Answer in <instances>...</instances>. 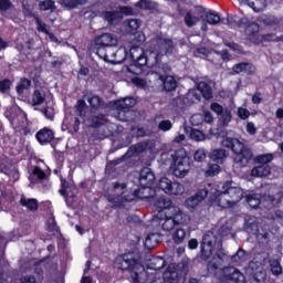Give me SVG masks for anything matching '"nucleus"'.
<instances>
[{
    "mask_svg": "<svg viewBox=\"0 0 283 283\" xmlns=\"http://www.w3.org/2000/svg\"><path fill=\"white\" fill-rule=\"evenodd\" d=\"M156 207L159 211L150 221V227L155 230V233L148 234L144 242V247L149 251L158 245L161 231L169 233L180 224H189L191 220L189 214L185 213L180 207L174 205V201L167 197H160L156 201Z\"/></svg>",
    "mask_w": 283,
    "mask_h": 283,
    "instance_id": "1",
    "label": "nucleus"
},
{
    "mask_svg": "<svg viewBox=\"0 0 283 283\" xmlns=\"http://www.w3.org/2000/svg\"><path fill=\"white\" fill-rule=\"evenodd\" d=\"M156 180V176L149 168H144L140 171L139 176V185L140 188H133L132 184L125 182H114L113 189L106 198L108 202H112L115 207H120L123 202H132V200H136V198H150L151 187H154V182Z\"/></svg>",
    "mask_w": 283,
    "mask_h": 283,
    "instance_id": "2",
    "label": "nucleus"
},
{
    "mask_svg": "<svg viewBox=\"0 0 283 283\" xmlns=\"http://www.w3.org/2000/svg\"><path fill=\"white\" fill-rule=\"evenodd\" d=\"M174 52V42L167 39L165 35H157L150 42L149 50L145 51L140 46H132L130 48V59L134 61L135 65H130L128 67L129 72H134V67L139 65L143 67L147 65L148 67H154L158 65V56H163V54H171Z\"/></svg>",
    "mask_w": 283,
    "mask_h": 283,
    "instance_id": "3",
    "label": "nucleus"
},
{
    "mask_svg": "<svg viewBox=\"0 0 283 283\" xmlns=\"http://www.w3.org/2000/svg\"><path fill=\"white\" fill-rule=\"evenodd\" d=\"M244 198V190L233 181H226L220 186L214 185L210 189L209 200L214 207L221 209H233Z\"/></svg>",
    "mask_w": 283,
    "mask_h": 283,
    "instance_id": "4",
    "label": "nucleus"
},
{
    "mask_svg": "<svg viewBox=\"0 0 283 283\" xmlns=\"http://www.w3.org/2000/svg\"><path fill=\"white\" fill-rule=\"evenodd\" d=\"M115 269L128 271L134 283H143V277L147 275V273H145V265H143L140 259L134 253L117 256L115 259Z\"/></svg>",
    "mask_w": 283,
    "mask_h": 283,
    "instance_id": "5",
    "label": "nucleus"
},
{
    "mask_svg": "<svg viewBox=\"0 0 283 283\" xmlns=\"http://www.w3.org/2000/svg\"><path fill=\"white\" fill-rule=\"evenodd\" d=\"M170 171L175 178H187L191 172V157L187 154L185 148L178 149L172 155V163L170 165Z\"/></svg>",
    "mask_w": 283,
    "mask_h": 283,
    "instance_id": "6",
    "label": "nucleus"
},
{
    "mask_svg": "<svg viewBox=\"0 0 283 283\" xmlns=\"http://www.w3.org/2000/svg\"><path fill=\"white\" fill-rule=\"evenodd\" d=\"M221 145L228 149H232V151L237 155L234 157V161L238 164L244 166L253 158V153H251V149L244 146V144L238 138L226 137L221 142Z\"/></svg>",
    "mask_w": 283,
    "mask_h": 283,
    "instance_id": "7",
    "label": "nucleus"
},
{
    "mask_svg": "<svg viewBox=\"0 0 283 283\" xmlns=\"http://www.w3.org/2000/svg\"><path fill=\"white\" fill-rule=\"evenodd\" d=\"M134 85L137 87H143V90H149V87H154L155 90H160L163 87V75L151 71L147 73V75L142 77L133 78Z\"/></svg>",
    "mask_w": 283,
    "mask_h": 283,
    "instance_id": "8",
    "label": "nucleus"
},
{
    "mask_svg": "<svg viewBox=\"0 0 283 283\" xmlns=\"http://www.w3.org/2000/svg\"><path fill=\"white\" fill-rule=\"evenodd\" d=\"M159 189L167 196H184L186 188L180 181H171L167 177H163L158 184Z\"/></svg>",
    "mask_w": 283,
    "mask_h": 283,
    "instance_id": "9",
    "label": "nucleus"
},
{
    "mask_svg": "<svg viewBox=\"0 0 283 283\" xmlns=\"http://www.w3.org/2000/svg\"><path fill=\"white\" fill-rule=\"evenodd\" d=\"M9 120L17 132H23V129H27L28 127V117L19 106H13L11 108Z\"/></svg>",
    "mask_w": 283,
    "mask_h": 283,
    "instance_id": "10",
    "label": "nucleus"
},
{
    "mask_svg": "<svg viewBox=\"0 0 283 283\" xmlns=\"http://www.w3.org/2000/svg\"><path fill=\"white\" fill-rule=\"evenodd\" d=\"M221 273V283H244V274L234 266L224 268Z\"/></svg>",
    "mask_w": 283,
    "mask_h": 283,
    "instance_id": "11",
    "label": "nucleus"
},
{
    "mask_svg": "<svg viewBox=\"0 0 283 283\" xmlns=\"http://www.w3.org/2000/svg\"><path fill=\"white\" fill-rule=\"evenodd\" d=\"M97 54L101 59H104L106 61V63L118 64V63H123V61H125V59H127V49L125 46H120L115 52L108 51L105 54H103L102 50H98Z\"/></svg>",
    "mask_w": 283,
    "mask_h": 283,
    "instance_id": "12",
    "label": "nucleus"
},
{
    "mask_svg": "<svg viewBox=\"0 0 283 283\" xmlns=\"http://www.w3.org/2000/svg\"><path fill=\"white\" fill-rule=\"evenodd\" d=\"M210 109L212 112H214V114H217L219 117V125H221V127H227V125H229V123H231L233 115L231 114V108L229 107H223L222 105L218 104V103H212L210 105Z\"/></svg>",
    "mask_w": 283,
    "mask_h": 283,
    "instance_id": "13",
    "label": "nucleus"
},
{
    "mask_svg": "<svg viewBox=\"0 0 283 283\" xmlns=\"http://www.w3.org/2000/svg\"><path fill=\"white\" fill-rule=\"evenodd\" d=\"M200 19H205V9L202 7H197L196 9L188 11L184 17L187 28L198 25Z\"/></svg>",
    "mask_w": 283,
    "mask_h": 283,
    "instance_id": "14",
    "label": "nucleus"
},
{
    "mask_svg": "<svg viewBox=\"0 0 283 283\" xmlns=\"http://www.w3.org/2000/svg\"><path fill=\"white\" fill-rule=\"evenodd\" d=\"M129 17L133 14V10L129 7H119L115 11H106L104 13V19L108 21V23H118L123 19V15Z\"/></svg>",
    "mask_w": 283,
    "mask_h": 283,
    "instance_id": "15",
    "label": "nucleus"
},
{
    "mask_svg": "<svg viewBox=\"0 0 283 283\" xmlns=\"http://www.w3.org/2000/svg\"><path fill=\"white\" fill-rule=\"evenodd\" d=\"M213 244H216V235H213V232L206 233L201 243V254L206 260L211 258V253H213Z\"/></svg>",
    "mask_w": 283,
    "mask_h": 283,
    "instance_id": "16",
    "label": "nucleus"
},
{
    "mask_svg": "<svg viewBox=\"0 0 283 283\" xmlns=\"http://www.w3.org/2000/svg\"><path fill=\"white\" fill-rule=\"evenodd\" d=\"M0 172L6 174L10 178H19V172L17 171V166L12 163V159L3 156L0 161Z\"/></svg>",
    "mask_w": 283,
    "mask_h": 283,
    "instance_id": "17",
    "label": "nucleus"
},
{
    "mask_svg": "<svg viewBox=\"0 0 283 283\" xmlns=\"http://www.w3.org/2000/svg\"><path fill=\"white\" fill-rule=\"evenodd\" d=\"M207 196H209V190L207 189L199 190L195 196H191L188 199H186L185 201L186 209L193 211V209H196V207H198L200 202H202V200L207 198Z\"/></svg>",
    "mask_w": 283,
    "mask_h": 283,
    "instance_id": "18",
    "label": "nucleus"
},
{
    "mask_svg": "<svg viewBox=\"0 0 283 283\" xmlns=\"http://www.w3.org/2000/svg\"><path fill=\"white\" fill-rule=\"evenodd\" d=\"M96 44L103 48H116L118 45V36L112 33H103L96 39Z\"/></svg>",
    "mask_w": 283,
    "mask_h": 283,
    "instance_id": "19",
    "label": "nucleus"
},
{
    "mask_svg": "<svg viewBox=\"0 0 283 283\" xmlns=\"http://www.w3.org/2000/svg\"><path fill=\"white\" fill-rule=\"evenodd\" d=\"M241 6H248L253 12H264V9L269 6L268 0H239Z\"/></svg>",
    "mask_w": 283,
    "mask_h": 283,
    "instance_id": "20",
    "label": "nucleus"
},
{
    "mask_svg": "<svg viewBox=\"0 0 283 283\" xmlns=\"http://www.w3.org/2000/svg\"><path fill=\"white\" fill-rule=\"evenodd\" d=\"M61 196L66 200L67 205H72V199L76 196V187L74 185L67 184V181L62 180V188L60 189Z\"/></svg>",
    "mask_w": 283,
    "mask_h": 283,
    "instance_id": "21",
    "label": "nucleus"
},
{
    "mask_svg": "<svg viewBox=\"0 0 283 283\" xmlns=\"http://www.w3.org/2000/svg\"><path fill=\"white\" fill-rule=\"evenodd\" d=\"M136 105V99L133 97H126L124 99H118L114 102V107L117 112H127V109H132Z\"/></svg>",
    "mask_w": 283,
    "mask_h": 283,
    "instance_id": "22",
    "label": "nucleus"
},
{
    "mask_svg": "<svg viewBox=\"0 0 283 283\" xmlns=\"http://www.w3.org/2000/svg\"><path fill=\"white\" fill-rule=\"evenodd\" d=\"M36 139L40 145L52 143V140H54V132L50 128H42L36 133Z\"/></svg>",
    "mask_w": 283,
    "mask_h": 283,
    "instance_id": "23",
    "label": "nucleus"
},
{
    "mask_svg": "<svg viewBox=\"0 0 283 283\" xmlns=\"http://www.w3.org/2000/svg\"><path fill=\"white\" fill-rule=\"evenodd\" d=\"M258 32H260V25H258L255 22H252L245 27V34L250 36V40L253 43H260V36L258 35Z\"/></svg>",
    "mask_w": 283,
    "mask_h": 283,
    "instance_id": "24",
    "label": "nucleus"
},
{
    "mask_svg": "<svg viewBox=\"0 0 283 283\" xmlns=\"http://www.w3.org/2000/svg\"><path fill=\"white\" fill-rule=\"evenodd\" d=\"M271 174V166L269 165H261L254 167L251 171V176L254 178H264Z\"/></svg>",
    "mask_w": 283,
    "mask_h": 283,
    "instance_id": "25",
    "label": "nucleus"
},
{
    "mask_svg": "<svg viewBox=\"0 0 283 283\" xmlns=\"http://www.w3.org/2000/svg\"><path fill=\"white\" fill-rule=\"evenodd\" d=\"M189 138L196 143H202L206 138H213V129H210L209 136L205 135L202 130L190 129Z\"/></svg>",
    "mask_w": 283,
    "mask_h": 283,
    "instance_id": "26",
    "label": "nucleus"
},
{
    "mask_svg": "<svg viewBox=\"0 0 283 283\" xmlns=\"http://www.w3.org/2000/svg\"><path fill=\"white\" fill-rule=\"evenodd\" d=\"M20 205L30 211H36L39 209V201L36 199L25 198V196H21Z\"/></svg>",
    "mask_w": 283,
    "mask_h": 283,
    "instance_id": "27",
    "label": "nucleus"
},
{
    "mask_svg": "<svg viewBox=\"0 0 283 283\" xmlns=\"http://www.w3.org/2000/svg\"><path fill=\"white\" fill-rule=\"evenodd\" d=\"M227 156V150L222 148H217L212 150V153L210 154V159L213 160L214 163H224Z\"/></svg>",
    "mask_w": 283,
    "mask_h": 283,
    "instance_id": "28",
    "label": "nucleus"
},
{
    "mask_svg": "<svg viewBox=\"0 0 283 283\" xmlns=\"http://www.w3.org/2000/svg\"><path fill=\"white\" fill-rule=\"evenodd\" d=\"M233 72H235V74H240L241 72L253 74V72H255V66L250 63H239L233 66Z\"/></svg>",
    "mask_w": 283,
    "mask_h": 283,
    "instance_id": "29",
    "label": "nucleus"
},
{
    "mask_svg": "<svg viewBox=\"0 0 283 283\" xmlns=\"http://www.w3.org/2000/svg\"><path fill=\"white\" fill-rule=\"evenodd\" d=\"M57 2L60 6H63V8H69V10H72L77 8V6H85L87 0H57Z\"/></svg>",
    "mask_w": 283,
    "mask_h": 283,
    "instance_id": "30",
    "label": "nucleus"
},
{
    "mask_svg": "<svg viewBox=\"0 0 283 283\" xmlns=\"http://www.w3.org/2000/svg\"><path fill=\"white\" fill-rule=\"evenodd\" d=\"M197 90L202 93L203 98H206L207 101H209V98H212L213 93L211 91V86L209 84H207L206 82H200L197 85Z\"/></svg>",
    "mask_w": 283,
    "mask_h": 283,
    "instance_id": "31",
    "label": "nucleus"
},
{
    "mask_svg": "<svg viewBox=\"0 0 283 283\" xmlns=\"http://www.w3.org/2000/svg\"><path fill=\"white\" fill-rule=\"evenodd\" d=\"M161 87H164V90H166V92H174V90H176V87H177V83H176V80L174 78V76L168 75L166 77H163Z\"/></svg>",
    "mask_w": 283,
    "mask_h": 283,
    "instance_id": "32",
    "label": "nucleus"
},
{
    "mask_svg": "<svg viewBox=\"0 0 283 283\" xmlns=\"http://www.w3.org/2000/svg\"><path fill=\"white\" fill-rule=\"evenodd\" d=\"M266 282V272L259 270L252 279H244L243 283H264Z\"/></svg>",
    "mask_w": 283,
    "mask_h": 283,
    "instance_id": "33",
    "label": "nucleus"
},
{
    "mask_svg": "<svg viewBox=\"0 0 283 283\" xmlns=\"http://www.w3.org/2000/svg\"><path fill=\"white\" fill-rule=\"evenodd\" d=\"M33 106L43 105L45 103V93L41 90H35L31 97Z\"/></svg>",
    "mask_w": 283,
    "mask_h": 283,
    "instance_id": "34",
    "label": "nucleus"
},
{
    "mask_svg": "<svg viewBox=\"0 0 283 283\" xmlns=\"http://www.w3.org/2000/svg\"><path fill=\"white\" fill-rule=\"evenodd\" d=\"M187 238V231L182 228H178L172 233V241L175 244H182Z\"/></svg>",
    "mask_w": 283,
    "mask_h": 283,
    "instance_id": "35",
    "label": "nucleus"
},
{
    "mask_svg": "<svg viewBox=\"0 0 283 283\" xmlns=\"http://www.w3.org/2000/svg\"><path fill=\"white\" fill-rule=\"evenodd\" d=\"M244 260H247V252L242 249H239L237 253L231 256V262L237 264V266H240V263L244 262Z\"/></svg>",
    "mask_w": 283,
    "mask_h": 283,
    "instance_id": "36",
    "label": "nucleus"
},
{
    "mask_svg": "<svg viewBox=\"0 0 283 283\" xmlns=\"http://www.w3.org/2000/svg\"><path fill=\"white\" fill-rule=\"evenodd\" d=\"M165 268V259L161 256L153 258L150 261V269L153 271H160V269Z\"/></svg>",
    "mask_w": 283,
    "mask_h": 283,
    "instance_id": "37",
    "label": "nucleus"
},
{
    "mask_svg": "<svg viewBox=\"0 0 283 283\" xmlns=\"http://www.w3.org/2000/svg\"><path fill=\"white\" fill-rule=\"evenodd\" d=\"M260 195H245V200L252 209L260 207Z\"/></svg>",
    "mask_w": 283,
    "mask_h": 283,
    "instance_id": "38",
    "label": "nucleus"
},
{
    "mask_svg": "<svg viewBox=\"0 0 283 283\" xmlns=\"http://www.w3.org/2000/svg\"><path fill=\"white\" fill-rule=\"evenodd\" d=\"M218 174H220V166L218 164L209 165V168L203 170L206 178H212V176H218Z\"/></svg>",
    "mask_w": 283,
    "mask_h": 283,
    "instance_id": "39",
    "label": "nucleus"
},
{
    "mask_svg": "<svg viewBox=\"0 0 283 283\" xmlns=\"http://www.w3.org/2000/svg\"><path fill=\"white\" fill-rule=\"evenodd\" d=\"M206 17V21L207 23H209L210 25H218V23H220V15L218 13L214 12H205Z\"/></svg>",
    "mask_w": 283,
    "mask_h": 283,
    "instance_id": "40",
    "label": "nucleus"
},
{
    "mask_svg": "<svg viewBox=\"0 0 283 283\" xmlns=\"http://www.w3.org/2000/svg\"><path fill=\"white\" fill-rule=\"evenodd\" d=\"M30 85H32V82L28 78H22L17 85V92L18 94H23L25 90H30Z\"/></svg>",
    "mask_w": 283,
    "mask_h": 283,
    "instance_id": "41",
    "label": "nucleus"
},
{
    "mask_svg": "<svg viewBox=\"0 0 283 283\" xmlns=\"http://www.w3.org/2000/svg\"><path fill=\"white\" fill-rule=\"evenodd\" d=\"M270 269H271L272 275H282V265L280 264V261L271 260Z\"/></svg>",
    "mask_w": 283,
    "mask_h": 283,
    "instance_id": "42",
    "label": "nucleus"
},
{
    "mask_svg": "<svg viewBox=\"0 0 283 283\" xmlns=\"http://www.w3.org/2000/svg\"><path fill=\"white\" fill-rule=\"evenodd\" d=\"M143 25V22L138 19H132L128 21V34H134Z\"/></svg>",
    "mask_w": 283,
    "mask_h": 283,
    "instance_id": "43",
    "label": "nucleus"
},
{
    "mask_svg": "<svg viewBox=\"0 0 283 283\" xmlns=\"http://www.w3.org/2000/svg\"><path fill=\"white\" fill-rule=\"evenodd\" d=\"M137 8H140L142 10H154V8H156V3L151 0H140L137 2Z\"/></svg>",
    "mask_w": 283,
    "mask_h": 283,
    "instance_id": "44",
    "label": "nucleus"
},
{
    "mask_svg": "<svg viewBox=\"0 0 283 283\" xmlns=\"http://www.w3.org/2000/svg\"><path fill=\"white\" fill-rule=\"evenodd\" d=\"M261 21L264 25H277V23H280V19L275 15H264L261 18Z\"/></svg>",
    "mask_w": 283,
    "mask_h": 283,
    "instance_id": "45",
    "label": "nucleus"
},
{
    "mask_svg": "<svg viewBox=\"0 0 283 283\" xmlns=\"http://www.w3.org/2000/svg\"><path fill=\"white\" fill-rule=\"evenodd\" d=\"M40 10H51V12H53V10H56V6H54V0H44L40 2Z\"/></svg>",
    "mask_w": 283,
    "mask_h": 283,
    "instance_id": "46",
    "label": "nucleus"
},
{
    "mask_svg": "<svg viewBox=\"0 0 283 283\" xmlns=\"http://www.w3.org/2000/svg\"><path fill=\"white\" fill-rule=\"evenodd\" d=\"M174 127V124H171V120L164 119L158 124V129L160 132H169Z\"/></svg>",
    "mask_w": 283,
    "mask_h": 283,
    "instance_id": "47",
    "label": "nucleus"
},
{
    "mask_svg": "<svg viewBox=\"0 0 283 283\" xmlns=\"http://www.w3.org/2000/svg\"><path fill=\"white\" fill-rule=\"evenodd\" d=\"M193 158L197 163H202L207 158V151L203 148H199L195 151Z\"/></svg>",
    "mask_w": 283,
    "mask_h": 283,
    "instance_id": "48",
    "label": "nucleus"
},
{
    "mask_svg": "<svg viewBox=\"0 0 283 283\" xmlns=\"http://www.w3.org/2000/svg\"><path fill=\"white\" fill-rule=\"evenodd\" d=\"M271 160H273L272 154L260 155L256 157V163L260 165H266L268 163H271Z\"/></svg>",
    "mask_w": 283,
    "mask_h": 283,
    "instance_id": "49",
    "label": "nucleus"
},
{
    "mask_svg": "<svg viewBox=\"0 0 283 283\" xmlns=\"http://www.w3.org/2000/svg\"><path fill=\"white\" fill-rule=\"evenodd\" d=\"M87 103H90L91 107H93L94 109H98V107H101L102 105L101 97L96 95L90 97L87 99Z\"/></svg>",
    "mask_w": 283,
    "mask_h": 283,
    "instance_id": "50",
    "label": "nucleus"
},
{
    "mask_svg": "<svg viewBox=\"0 0 283 283\" xmlns=\"http://www.w3.org/2000/svg\"><path fill=\"white\" fill-rule=\"evenodd\" d=\"M203 120H205V117L201 114H195L190 117V123L195 127H198V125H202Z\"/></svg>",
    "mask_w": 283,
    "mask_h": 283,
    "instance_id": "51",
    "label": "nucleus"
},
{
    "mask_svg": "<svg viewBox=\"0 0 283 283\" xmlns=\"http://www.w3.org/2000/svg\"><path fill=\"white\" fill-rule=\"evenodd\" d=\"M12 85V82L9 80H2L0 81V92L2 94H8L10 92V86Z\"/></svg>",
    "mask_w": 283,
    "mask_h": 283,
    "instance_id": "52",
    "label": "nucleus"
},
{
    "mask_svg": "<svg viewBox=\"0 0 283 283\" xmlns=\"http://www.w3.org/2000/svg\"><path fill=\"white\" fill-rule=\"evenodd\" d=\"M237 115L241 118V120H247V118H249V116H251V112H249V109H247L244 107H239Z\"/></svg>",
    "mask_w": 283,
    "mask_h": 283,
    "instance_id": "53",
    "label": "nucleus"
},
{
    "mask_svg": "<svg viewBox=\"0 0 283 283\" xmlns=\"http://www.w3.org/2000/svg\"><path fill=\"white\" fill-rule=\"evenodd\" d=\"M17 283H38L34 275H24L18 280Z\"/></svg>",
    "mask_w": 283,
    "mask_h": 283,
    "instance_id": "54",
    "label": "nucleus"
},
{
    "mask_svg": "<svg viewBox=\"0 0 283 283\" xmlns=\"http://www.w3.org/2000/svg\"><path fill=\"white\" fill-rule=\"evenodd\" d=\"M220 235H222L223 238H227V235H230L231 238H233V234H231V224L227 227H221Z\"/></svg>",
    "mask_w": 283,
    "mask_h": 283,
    "instance_id": "55",
    "label": "nucleus"
},
{
    "mask_svg": "<svg viewBox=\"0 0 283 283\" xmlns=\"http://www.w3.org/2000/svg\"><path fill=\"white\" fill-rule=\"evenodd\" d=\"M38 27L36 30L38 32H43L44 34H48L50 32V28L46 27L44 23L41 21L36 20Z\"/></svg>",
    "mask_w": 283,
    "mask_h": 283,
    "instance_id": "56",
    "label": "nucleus"
},
{
    "mask_svg": "<svg viewBox=\"0 0 283 283\" xmlns=\"http://www.w3.org/2000/svg\"><path fill=\"white\" fill-rule=\"evenodd\" d=\"M247 132L250 134V136H255L258 128H255V124L252 122H249L245 127Z\"/></svg>",
    "mask_w": 283,
    "mask_h": 283,
    "instance_id": "57",
    "label": "nucleus"
},
{
    "mask_svg": "<svg viewBox=\"0 0 283 283\" xmlns=\"http://www.w3.org/2000/svg\"><path fill=\"white\" fill-rule=\"evenodd\" d=\"M203 120H205V123H207L208 125H211V123H213V115H211V112H209V111H203Z\"/></svg>",
    "mask_w": 283,
    "mask_h": 283,
    "instance_id": "58",
    "label": "nucleus"
},
{
    "mask_svg": "<svg viewBox=\"0 0 283 283\" xmlns=\"http://www.w3.org/2000/svg\"><path fill=\"white\" fill-rule=\"evenodd\" d=\"M33 176H36V178H39V180H43V178H45V172L41 168L35 167L33 169Z\"/></svg>",
    "mask_w": 283,
    "mask_h": 283,
    "instance_id": "59",
    "label": "nucleus"
},
{
    "mask_svg": "<svg viewBox=\"0 0 283 283\" xmlns=\"http://www.w3.org/2000/svg\"><path fill=\"white\" fill-rule=\"evenodd\" d=\"M188 248L190 250H195V249H198V240L196 239H191L188 241Z\"/></svg>",
    "mask_w": 283,
    "mask_h": 283,
    "instance_id": "60",
    "label": "nucleus"
},
{
    "mask_svg": "<svg viewBox=\"0 0 283 283\" xmlns=\"http://www.w3.org/2000/svg\"><path fill=\"white\" fill-rule=\"evenodd\" d=\"M10 8V0H0V10H8Z\"/></svg>",
    "mask_w": 283,
    "mask_h": 283,
    "instance_id": "61",
    "label": "nucleus"
},
{
    "mask_svg": "<svg viewBox=\"0 0 283 283\" xmlns=\"http://www.w3.org/2000/svg\"><path fill=\"white\" fill-rule=\"evenodd\" d=\"M86 105H87V104L85 103V101H83V99H78V101H77L76 107H77L80 114H81V112H83V109H85V106H86Z\"/></svg>",
    "mask_w": 283,
    "mask_h": 283,
    "instance_id": "62",
    "label": "nucleus"
},
{
    "mask_svg": "<svg viewBox=\"0 0 283 283\" xmlns=\"http://www.w3.org/2000/svg\"><path fill=\"white\" fill-rule=\"evenodd\" d=\"M208 271H209V273H216V271H218V264L209 263Z\"/></svg>",
    "mask_w": 283,
    "mask_h": 283,
    "instance_id": "63",
    "label": "nucleus"
},
{
    "mask_svg": "<svg viewBox=\"0 0 283 283\" xmlns=\"http://www.w3.org/2000/svg\"><path fill=\"white\" fill-rule=\"evenodd\" d=\"M275 118H277L279 120H282L283 118V108H277L275 112Z\"/></svg>",
    "mask_w": 283,
    "mask_h": 283,
    "instance_id": "64",
    "label": "nucleus"
}]
</instances>
